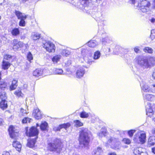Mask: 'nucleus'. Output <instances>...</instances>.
I'll list each match as a JSON object with an SVG mask.
<instances>
[{
  "label": "nucleus",
  "mask_w": 155,
  "mask_h": 155,
  "mask_svg": "<svg viewBox=\"0 0 155 155\" xmlns=\"http://www.w3.org/2000/svg\"><path fill=\"white\" fill-rule=\"evenodd\" d=\"M143 95L145 105L146 114L148 116H150L153 115V111L155 110V104H153L151 106L150 103L147 101H154L155 100V97L153 95L143 93Z\"/></svg>",
  "instance_id": "nucleus-2"
},
{
  "label": "nucleus",
  "mask_w": 155,
  "mask_h": 155,
  "mask_svg": "<svg viewBox=\"0 0 155 155\" xmlns=\"http://www.w3.org/2000/svg\"><path fill=\"white\" fill-rule=\"evenodd\" d=\"M41 37V34L37 32H33L31 34V38L33 40H38Z\"/></svg>",
  "instance_id": "nucleus-27"
},
{
  "label": "nucleus",
  "mask_w": 155,
  "mask_h": 155,
  "mask_svg": "<svg viewBox=\"0 0 155 155\" xmlns=\"http://www.w3.org/2000/svg\"><path fill=\"white\" fill-rule=\"evenodd\" d=\"M92 0H82L81 2H79L77 4L78 7L83 9L86 12L89 14H91L90 11L92 5Z\"/></svg>",
  "instance_id": "nucleus-5"
},
{
  "label": "nucleus",
  "mask_w": 155,
  "mask_h": 155,
  "mask_svg": "<svg viewBox=\"0 0 155 155\" xmlns=\"http://www.w3.org/2000/svg\"><path fill=\"white\" fill-rule=\"evenodd\" d=\"M13 146L15 147L17 150L20 151L21 150V143L18 141L15 140L13 142Z\"/></svg>",
  "instance_id": "nucleus-20"
},
{
  "label": "nucleus",
  "mask_w": 155,
  "mask_h": 155,
  "mask_svg": "<svg viewBox=\"0 0 155 155\" xmlns=\"http://www.w3.org/2000/svg\"><path fill=\"white\" fill-rule=\"evenodd\" d=\"M138 2L141 5L140 10L143 13H146L147 14L150 13L151 11L150 7L151 4L149 0H139Z\"/></svg>",
  "instance_id": "nucleus-8"
},
{
  "label": "nucleus",
  "mask_w": 155,
  "mask_h": 155,
  "mask_svg": "<svg viewBox=\"0 0 155 155\" xmlns=\"http://www.w3.org/2000/svg\"><path fill=\"white\" fill-rule=\"evenodd\" d=\"M12 56L8 54H5L4 56V58L7 60L10 61L12 59Z\"/></svg>",
  "instance_id": "nucleus-44"
},
{
  "label": "nucleus",
  "mask_w": 155,
  "mask_h": 155,
  "mask_svg": "<svg viewBox=\"0 0 155 155\" xmlns=\"http://www.w3.org/2000/svg\"><path fill=\"white\" fill-rule=\"evenodd\" d=\"M48 126V124L46 121L42 122L40 126L41 130L42 131L47 130Z\"/></svg>",
  "instance_id": "nucleus-34"
},
{
  "label": "nucleus",
  "mask_w": 155,
  "mask_h": 155,
  "mask_svg": "<svg viewBox=\"0 0 155 155\" xmlns=\"http://www.w3.org/2000/svg\"><path fill=\"white\" fill-rule=\"evenodd\" d=\"M97 20L99 26H104L107 24V21L102 16H101L99 19H97Z\"/></svg>",
  "instance_id": "nucleus-24"
},
{
  "label": "nucleus",
  "mask_w": 155,
  "mask_h": 155,
  "mask_svg": "<svg viewBox=\"0 0 155 155\" xmlns=\"http://www.w3.org/2000/svg\"><path fill=\"white\" fill-rule=\"evenodd\" d=\"M13 45V49L14 51L17 50L20 48L25 46L26 48L27 45L24 44L22 42L18 41L16 39H14L12 44Z\"/></svg>",
  "instance_id": "nucleus-11"
},
{
  "label": "nucleus",
  "mask_w": 155,
  "mask_h": 155,
  "mask_svg": "<svg viewBox=\"0 0 155 155\" xmlns=\"http://www.w3.org/2000/svg\"><path fill=\"white\" fill-rule=\"evenodd\" d=\"M148 144L150 146H153L155 144V136H150L148 140Z\"/></svg>",
  "instance_id": "nucleus-30"
},
{
  "label": "nucleus",
  "mask_w": 155,
  "mask_h": 155,
  "mask_svg": "<svg viewBox=\"0 0 155 155\" xmlns=\"http://www.w3.org/2000/svg\"><path fill=\"white\" fill-rule=\"evenodd\" d=\"M15 13L18 19H20L22 18L25 16L22 15V13L21 12L16 10H15Z\"/></svg>",
  "instance_id": "nucleus-40"
},
{
  "label": "nucleus",
  "mask_w": 155,
  "mask_h": 155,
  "mask_svg": "<svg viewBox=\"0 0 155 155\" xmlns=\"http://www.w3.org/2000/svg\"><path fill=\"white\" fill-rule=\"evenodd\" d=\"M149 21L152 24L155 23V16L150 17L149 18Z\"/></svg>",
  "instance_id": "nucleus-49"
},
{
  "label": "nucleus",
  "mask_w": 155,
  "mask_h": 155,
  "mask_svg": "<svg viewBox=\"0 0 155 155\" xmlns=\"http://www.w3.org/2000/svg\"><path fill=\"white\" fill-rule=\"evenodd\" d=\"M43 72V71L42 69L38 68L36 69L33 71V75L34 76L38 77L42 75Z\"/></svg>",
  "instance_id": "nucleus-29"
},
{
  "label": "nucleus",
  "mask_w": 155,
  "mask_h": 155,
  "mask_svg": "<svg viewBox=\"0 0 155 155\" xmlns=\"http://www.w3.org/2000/svg\"><path fill=\"white\" fill-rule=\"evenodd\" d=\"M87 68L88 67L85 66H78L76 71V76L77 78H81L82 77L85 73L84 68Z\"/></svg>",
  "instance_id": "nucleus-13"
},
{
  "label": "nucleus",
  "mask_w": 155,
  "mask_h": 155,
  "mask_svg": "<svg viewBox=\"0 0 155 155\" xmlns=\"http://www.w3.org/2000/svg\"><path fill=\"white\" fill-rule=\"evenodd\" d=\"M153 3H152V8H155V0H152Z\"/></svg>",
  "instance_id": "nucleus-54"
},
{
  "label": "nucleus",
  "mask_w": 155,
  "mask_h": 155,
  "mask_svg": "<svg viewBox=\"0 0 155 155\" xmlns=\"http://www.w3.org/2000/svg\"><path fill=\"white\" fill-rule=\"evenodd\" d=\"M9 87L8 84L6 82L2 80L0 82V93L1 92V90H4L5 89H8ZM0 94V95H1Z\"/></svg>",
  "instance_id": "nucleus-19"
},
{
  "label": "nucleus",
  "mask_w": 155,
  "mask_h": 155,
  "mask_svg": "<svg viewBox=\"0 0 155 155\" xmlns=\"http://www.w3.org/2000/svg\"><path fill=\"white\" fill-rule=\"evenodd\" d=\"M108 144L110 145V147L115 150H119L121 147L120 143L118 138L110 137L108 140L107 143V146Z\"/></svg>",
  "instance_id": "nucleus-6"
},
{
  "label": "nucleus",
  "mask_w": 155,
  "mask_h": 155,
  "mask_svg": "<svg viewBox=\"0 0 155 155\" xmlns=\"http://www.w3.org/2000/svg\"><path fill=\"white\" fill-rule=\"evenodd\" d=\"M155 34V30H152L151 31V34Z\"/></svg>",
  "instance_id": "nucleus-59"
},
{
  "label": "nucleus",
  "mask_w": 155,
  "mask_h": 155,
  "mask_svg": "<svg viewBox=\"0 0 155 155\" xmlns=\"http://www.w3.org/2000/svg\"><path fill=\"white\" fill-rule=\"evenodd\" d=\"M152 133L153 134H155V128H154L152 130Z\"/></svg>",
  "instance_id": "nucleus-61"
},
{
  "label": "nucleus",
  "mask_w": 155,
  "mask_h": 155,
  "mask_svg": "<svg viewBox=\"0 0 155 155\" xmlns=\"http://www.w3.org/2000/svg\"><path fill=\"white\" fill-rule=\"evenodd\" d=\"M139 155H147V153L145 152V150H143Z\"/></svg>",
  "instance_id": "nucleus-51"
},
{
  "label": "nucleus",
  "mask_w": 155,
  "mask_h": 155,
  "mask_svg": "<svg viewBox=\"0 0 155 155\" xmlns=\"http://www.w3.org/2000/svg\"><path fill=\"white\" fill-rule=\"evenodd\" d=\"M134 51L137 53H138V51H139V49L138 47H136L134 48Z\"/></svg>",
  "instance_id": "nucleus-53"
},
{
  "label": "nucleus",
  "mask_w": 155,
  "mask_h": 155,
  "mask_svg": "<svg viewBox=\"0 0 155 155\" xmlns=\"http://www.w3.org/2000/svg\"><path fill=\"white\" fill-rule=\"evenodd\" d=\"M26 133L27 135L29 137L35 136L37 138L39 131L37 127L33 126L30 128L28 132L27 131Z\"/></svg>",
  "instance_id": "nucleus-15"
},
{
  "label": "nucleus",
  "mask_w": 155,
  "mask_h": 155,
  "mask_svg": "<svg viewBox=\"0 0 155 155\" xmlns=\"http://www.w3.org/2000/svg\"><path fill=\"white\" fill-rule=\"evenodd\" d=\"M8 131L10 137L12 138L15 139L16 137L15 132V128L12 125L10 126L8 129Z\"/></svg>",
  "instance_id": "nucleus-17"
},
{
  "label": "nucleus",
  "mask_w": 155,
  "mask_h": 155,
  "mask_svg": "<svg viewBox=\"0 0 155 155\" xmlns=\"http://www.w3.org/2000/svg\"><path fill=\"white\" fill-rule=\"evenodd\" d=\"M28 87V85L27 84H24L23 86V88L24 89H27Z\"/></svg>",
  "instance_id": "nucleus-58"
},
{
  "label": "nucleus",
  "mask_w": 155,
  "mask_h": 155,
  "mask_svg": "<svg viewBox=\"0 0 155 155\" xmlns=\"http://www.w3.org/2000/svg\"><path fill=\"white\" fill-rule=\"evenodd\" d=\"M146 136L145 133H141L138 135L137 138L134 137V140L137 143L141 144L144 143L146 141Z\"/></svg>",
  "instance_id": "nucleus-14"
},
{
  "label": "nucleus",
  "mask_w": 155,
  "mask_h": 155,
  "mask_svg": "<svg viewBox=\"0 0 155 155\" xmlns=\"http://www.w3.org/2000/svg\"><path fill=\"white\" fill-rule=\"evenodd\" d=\"M108 155H117L115 153H111L108 154Z\"/></svg>",
  "instance_id": "nucleus-60"
},
{
  "label": "nucleus",
  "mask_w": 155,
  "mask_h": 155,
  "mask_svg": "<svg viewBox=\"0 0 155 155\" xmlns=\"http://www.w3.org/2000/svg\"><path fill=\"white\" fill-rule=\"evenodd\" d=\"M27 59L30 62L33 59V57L31 53L29 51L27 54Z\"/></svg>",
  "instance_id": "nucleus-45"
},
{
  "label": "nucleus",
  "mask_w": 155,
  "mask_h": 155,
  "mask_svg": "<svg viewBox=\"0 0 155 155\" xmlns=\"http://www.w3.org/2000/svg\"><path fill=\"white\" fill-rule=\"evenodd\" d=\"M76 127H80L83 125V123L79 120H76L74 121Z\"/></svg>",
  "instance_id": "nucleus-43"
},
{
  "label": "nucleus",
  "mask_w": 155,
  "mask_h": 155,
  "mask_svg": "<svg viewBox=\"0 0 155 155\" xmlns=\"http://www.w3.org/2000/svg\"><path fill=\"white\" fill-rule=\"evenodd\" d=\"M33 114L36 119L39 120L42 118V114L38 108L34 110Z\"/></svg>",
  "instance_id": "nucleus-18"
},
{
  "label": "nucleus",
  "mask_w": 155,
  "mask_h": 155,
  "mask_svg": "<svg viewBox=\"0 0 155 155\" xmlns=\"http://www.w3.org/2000/svg\"><path fill=\"white\" fill-rule=\"evenodd\" d=\"M137 68L139 71H143L145 69L150 68V64L148 62L147 57L139 56L136 58Z\"/></svg>",
  "instance_id": "nucleus-4"
},
{
  "label": "nucleus",
  "mask_w": 155,
  "mask_h": 155,
  "mask_svg": "<svg viewBox=\"0 0 155 155\" xmlns=\"http://www.w3.org/2000/svg\"><path fill=\"white\" fill-rule=\"evenodd\" d=\"M98 33L101 35V41L103 44L107 45V44H110L112 42L111 38L108 37L105 32L103 30V29L100 30L99 29L98 30Z\"/></svg>",
  "instance_id": "nucleus-10"
},
{
  "label": "nucleus",
  "mask_w": 155,
  "mask_h": 155,
  "mask_svg": "<svg viewBox=\"0 0 155 155\" xmlns=\"http://www.w3.org/2000/svg\"><path fill=\"white\" fill-rule=\"evenodd\" d=\"M136 131L135 130H131L128 131L127 133L129 136L130 137H132Z\"/></svg>",
  "instance_id": "nucleus-48"
},
{
  "label": "nucleus",
  "mask_w": 155,
  "mask_h": 155,
  "mask_svg": "<svg viewBox=\"0 0 155 155\" xmlns=\"http://www.w3.org/2000/svg\"><path fill=\"white\" fill-rule=\"evenodd\" d=\"M17 81L16 80H13L12 82V84L9 87L10 91H12L15 90L17 86Z\"/></svg>",
  "instance_id": "nucleus-31"
},
{
  "label": "nucleus",
  "mask_w": 155,
  "mask_h": 155,
  "mask_svg": "<svg viewBox=\"0 0 155 155\" xmlns=\"http://www.w3.org/2000/svg\"><path fill=\"white\" fill-rule=\"evenodd\" d=\"M14 94L18 97L22 96V95L23 94H22L21 90L20 89L16 90L15 91Z\"/></svg>",
  "instance_id": "nucleus-46"
},
{
  "label": "nucleus",
  "mask_w": 155,
  "mask_h": 155,
  "mask_svg": "<svg viewBox=\"0 0 155 155\" xmlns=\"http://www.w3.org/2000/svg\"><path fill=\"white\" fill-rule=\"evenodd\" d=\"M70 126V124L69 123H67L60 125L58 127L56 128V130L57 131H60V130L62 128H64L66 129L68 127Z\"/></svg>",
  "instance_id": "nucleus-26"
},
{
  "label": "nucleus",
  "mask_w": 155,
  "mask_h": 155,
  "mask_svg": "<svg viewBox=\"0 0 155 155\" xmlns=\"http://www.w3.org/2000/svg\"><path fill=\"white\" fill-rule=\"evenodd\" d=\"M59 142V139L54 138L51 142L48 143V149L50 151H56L57 153L59 152L61 150Z\"/></svg>",
  "instance_id": "nucleus-7"
},
{
  "label": "nucleus",
  "mask_w": 155,
  "mask_h": 155,
  "mask_svg": "<svg viewBox=\"0 0 155 155\" xmlns=\"http://www.w3.org/2000/svg\"><path fill=\"white\" fill-rule=\"evenodd\" d=\"M1 99L2 101L0 103V107L2 110L6 109L8 107L7 101L5 100L6 99V94L3 92L0 95V99Z\"/></svg>",
  "instance_id": "nucleus-12"
},
{
  "label": "nucleus",
  "mask_w": 155,
  "mask_h": 155,
  "mask_svg": "<svg viewBox=\"0 0 155 155\" xmlns=\"http://www.w3.org/2000/svg\"><path fill=\"white\" fill-rule=\"evenodd\" d=\"M53 72L56 74H62L63 72V70L61 68H54L53 70Z\"/></svg>",
  "instance_id": "nucleus-39"
},
{
  "label": "nucleus",
  "mask_w": 155,
  "mask_h": 155,
  "mask_svg": "<svg viewBox=\"0 0 155 155\" xmlns=\"http://www.w3.org/2000/svg\"><path fill=\"white\" fill-rule=\"evenodd\" d=\"M21 38L22 39H24L25 38V35H23L21 37Z\"/></svg>",
  "instance_id": "nucleus-63"
},
{
  "label": "nucleus",
  "mask_w": 155,
  "mask_h": 155,
  "mask_svg": "<svg viewBox=\"0 0 155 155\" xmlns=\"http://www.w3.org/2000/svg\"><path fill=\"white\" fill-rule=\"evenodd\" d=\"M150 37L152 40H153L155 38V34H151Z\"/></svg>",
  "instance_id": "nucleus-52"
},
{
  "label": "nucleus",
  "mask_w": 155,
  "mask_h": 155,
  "mask_svg": "<svg viewBox=\"0 0 155 155\" xmlns=\"http://www.w3.org/2000/svg\"><path fill=\"white\" fill-rule=\"evenodd\" d=\"M83 58L86 63L90 65L94 62V60L99 59L101 57V54L99 51H96L92 56L93 51L89 48H83L81 51Z\"/></svg>",
  "instance_id": "nucleus-1"
},
{
  "label": "nucleus",
  "mask_w": 155,
  "mask_h": 155,
  "mask_svg": "<svg viewBox=\"0 0 155 155\" xmlns=\"http://www.w3.org/2000/svg\"><path fill=\"white\" fill-rule=\"evenodd\" d=\"M61 52L63 56L66 57H67L71 54V51L68 48L61 50Z\"/></svg>",
  "instance_id": "nucleus-32"
},
{
  "label": "nucleus",
  "mask_w": 155,
  "mask_h": 155,
  "mask_svg": "<svg viewBox=\"0 0 155 155\" xmlns=\"http://www.w3.org/2000/svg\"><path fill=\"white\" fill-rule=\"evenodd\" d=\"M3 120L2 119L0 118V125H3Z\"/></svg>",
  "instance_id": "nucleus-56"
},
{
  "label": "nucleus",
  "mask_w": 155,
  "mask_h": 155,
  "mask_svg": "<svg viewBox=\"0 0 155 155\" xmlns=\"http://www.w3.org/2000/svg\"><path fill=\"white\" fill-rule=\"evenodd\" d=\"M92 136L91 132L86 128H82L80 131L78 140L80 145L84 146L88 145Z\"/></svg>",
  "instance_id": "nucleus-3"
},
{
  "label": "nucleus",
  "mask_w": 155,
  "mask_h": 155,
  "mask_svg": "<svg viewBox=\"0 0 155 155\" xmlns=\"http://www.w3.org/2000/svg\"><path fill=\"white\" fill-rule=\"evenodd\" d=\"M110 48H107L106 50V52L107 53H109L110 52Z\"/></svg>",
  "instance_id": "nucleus-57"
},
{
  "label": "nucleus",
  "mask_w": 155,
  "mask_h": 155,
  "mask_svg": "<svg viewBox=\"0 0 155 155\" xmlns=\"http://www.w3.org/2000/svg\"><path fill=\"white\" fill-rule=\"evenodd\" d=\"M107 132L106 129L105 128H102L99 132L98 135L99 137H105L107 136Z\"/></svg>",
  "instance_id": "nucleus-25"
},
{
  "label": "nucleus",
  "mask_w": 155,
  "mask_h": 155,
  "mask_svg": "<svg viewBox=\"0 0 155 155\" xmlns=\"http://www.w3.org/2000/svg\"><path fill=\"white\" fill-rule=\"evenodd\" d=\"M11 33L13 36H16L20 34V31L18 28H14L11 31Z\"/></svg>",
  "instance_id": "nucleus-33"
},
{
  "label": "nucleus",
  "mask_w": 155,
  "mask_h": 155,
  "mask_svg": "<svg viewBox=\"0 0 155 155\" xmlns=\"http://www.w3.org/2000/svg\"><path fill=\"white\" fill-rule=\"evenodd\" d=\"M153 77L155 79V72H153L152 75Z\"/></svg>",
  "instance_id": "nucleus-64"
},
{
  "label": "nucleus",
  "mask_w": 155,
  "mask_h": 155,
  "mask_svg": "<svg viewBox=\"0 0 155 155\" xmlns=\"http://www.w3.org/2000/svg\"><path fill=\"white\" fill-rule=\"evenodd\" d=\"M143 51L145 52H147L150 54H152L153 51V49L149 47H146L143 49Z\"/></svg>",
  "instance_id": "nucleus-42"
},
{
  "label": "nucleus",
  "mask_w": 155,
  "mask_h": 155,
  "mask_svg": "<svg viewBox=\"0 0 155 155\" xmlns=\"http://www.w3.org/2000/svg\"><path fill=\"white\" fill-rule=\"evenodd\" d=\"M37 137L34 139H30L28 140L27 146L30 148H32L35 146L36 141Z\"/></svg>",
  "instance_id": "nucleus-23"
},
{
  "label": "nucleus",
  "mask_w": 155,
  "mask_h": 155,
  "mask_svg": "<svg viewBox=\"0 0 155 155\" xmlns=\"http://www.w3.org/2000/svg\"><path fill=\"white\" fill-rule=\"evenodd\" d=\"M2 65V69L4 70H6L10 66L11 63L9 62L3 61Z\"/></svg>",
  "instance_id": "nucleus-28"
},
{
  "label": "nucleus",
  "mask_w": 155,
  "mask_h": 155,
  "mask_svg": "<svg viewBox=\"0 0 155 155\" xmlns=\"http://www.w3.org/2000/svg\"><path fill=\"white\" fill-rule=\"evenodd\" d=\"M143 150H144V149L141 147H137L134 149V153L135 155H139Z\"/></svg>",
  "instance_id": "nucleus-36"
},
{
  "label": "nucleus",
  "mask_w": 155,
  "mask_h": 155,
  "mask_svg": "<svg viewBox=\"0 0 155 155\" xmlns=\"http://www.w3.org/2000/svg\"><path fill=\"white\" fill-rule=\"evenodd\" d=\"M140 85L142 91L145 92L151 93L152 88L150 87L148 84L145 82L142 81L140 82Z\"/></svg>",
  "instance_id": "nucleus-16"
},
{
  "label": "nucleus",
  "mask_w": 155,
  "mask_h": 155,
  "mask_svg": "<svg viewBox=\"0 0 155 155\" xmlns=\"http://www.w3.org/2000/svg\"><path fill=\"white\" fill-rule=\"evenodd\" d=\"M42 46L49 53H54L56 47L54 44L50 41H44L42 42Z\"/></svg>",
  "instance_id": "nucleus-9"
},
{
  "label": "nucleus",
  "mask_w": 155,
  "mask_h": 155,
  "mask_svg": "<svg viewBox=\"0 0 155 155\" xmlns=\"http://www.w3.org/2000/svg\"><path fill=\"white\" fill-rule=\"evenodd\" d=\"M152 152H153V153H154V154H155V147L153 148L152 149Z\"/></svg>",
  "instance_id": "nucleus-62"
},
{
  "label": "nucleus",
  "mask_w": 155,
  "mask_h": 155,
  "mask_svg": "<svg viewBox=\"0 0 155 155\" xmlns=\"http://www.w3.org/2000/svg\"><path fill=\"white\" fill-rule=\"evenodd\" d=\"M61 56L59 55H57L53 57L52 59V61L54 64L57 63L61 58Z\"/></svg>",
  "instance_id": "nucleus-37"
},
{
  "label": "nucleus",
  "mask_w": 155,
  "mask_h": 155,
  "mask_svg": "<svg viewBox=\"0 0 155 155\" xmlns=\"http://www.w3.org/2000/svg\"><path fill=\"white\" fill-rule=\"evenodd\" d=\"M102 152V148L98 147L93 150L92 153V155H101Z\"/></svg>",
  "instance_id": "nucleus-22"
},
{
  "label": "nucleus",
  "mask_w": 155,
  "mask_h": 155,
  "mask_svg": "<svg viewBox=\"0 0 155 155\" xmlns=\"http://www.w3.org/2000/svg\"><path fill=\"white\" fill-rule=\"evenodd\" d=\"M123 142L125 144H129L130 143L131 141L130 139L127 138H124L123 140Z\"/></svg>",
  "instance_id": "nucleus-50"
},
{
  "label": "nucleus",
  "mask_w": 155,
  "mask_h": 155,
  "mask_svg": "<svg viewBox=\"0 0 155 155\" xmlns=\"http://www.w3.org/2000/svg\"><path fill=\"white\" fill-rule=\"evenodd\" d=\"M148 62L150 64V68L151 66H153L155 64V58L153 57H150L147 58Z\"/></svg>",
  "instance_id": "nucleus-35"
},
{
  "label": "nucleus",
  "mask_w": 155,
  "mask_h": 155,
  "mask_svg": "<svg viewBox=\"0 0 155 155\" xmlns=\"http://www.w3.org/2000/svg\"><path fill=\"white\" fill-rule=\"evenodd\" d=\"M27 17L26 15H25L24 17L20 19V20L19 22V25L20 26L22 27L25 26V20L26 18Z\"/></svg>",
  "instance_id": "nucleus-38"
},
{
  "label": "nucleus",
  "mask_w": 155,
  "mask_h": 155,
  "mask_svg": "<svg viewBox=\"0 0 155 155\" xmlns=\"http://www.w3.org/2000/svg\"><path fill=\"white\" fill-rule=\"evenodd\" d=\"M31 119L28 117L24 118L22 120V123L23 124H25L27 123H30L31 122Z\"/></svg>",
  "instance_id": "nucleus-47"
},
{
  "label": "nucleus",
  "mask_w": 155,
  "mask_h": 155,
  "mask_svg": "<svg viewBox=\"0 0 155 155\" xmlns=\"http://www.w3.org/2000/svg\"><path fill=\"white\" fill-rule=\"evenodd\" d=\"M87 44L89 47L94 48L98 45V43L96 40H91L87 43Z\"/></svg>",
  "instance_id": "nucleus-21"
},
{
  "label": "nucleus",
  "mask_w": 155,
  "mask_h": 155,
  "mask_svg": "<svg viewBox=\"0 0 155 155\" xmlns=\"http://www.w3.org/2000/svg\"><path fill=\"white\" fill-rule=\"evenodd\" d=\"M2 155H10L9 152H3Z\"/></svg>",
  "instance_id": "nucleus-55"
},
{
  "label": "nucleus",
  "mask_w": 155,
  "mask_h": 155,
  "mask_svg": "<svg viewBox=\"0 0 155 155\" xmlns=\"http://www.w3.org/2000/svg\"><path fill=\"white\" fill-rule=\"evenodd\" d=\"M89 116V113L84 111L81 112L80 114V117L82 118H87Z\"/></svg>",
  "instance_id": "nucleus-41"
}]
</instances>
